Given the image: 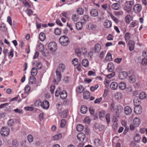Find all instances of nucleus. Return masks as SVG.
<instances>
[{
  "mask_svg": "<svg viewBox=\"0 0 147 147\" xmlns=\"http://www.w3.org/2000/svg\"><path fill=\"white\" fill-rule=\"evenodd\" d=\"M59 43L63 46H67L70 42L69 38L66 36H62L59 39Z\"/></svg>",
  "mask_w": 147,
  "mask_h": 147,
  "instance_id": "1",
  "label": "nucleus"
},
{
  "mask_svg": "<svg viewBox=\"0 0 147 147\" xmlns=\"http://www.w3.org/2000/svg\"><path fill=\"white\" fill-rule=\"evenodd\" d=\"M134 3L133 1H126L125 3L124 9L128 13H130L131 12L132 7Z\"/></svg>",
  "mask_w": 147,
  "mask_h": 147,
  "instance_id": "2",
  "label": "nucleus"
},
{
  "mask_svg": "<svg viewBox=\"0 0 147 147\" xmlns=\"http://www.w3.org/2000/svg\"><path fill=\"white\" fill-rule=\"evenodd\" d=\"M10 129L7 127H3L1 129L0 133L3 136H7L9 133Z\"/></svg>",
  "mask_w": 147,
  "mask_h": 147,
  "instance_id": "3",
  "label": "nucleus"
},
{
  "mask_svg": "<svg viewBox=\"0 0 147 147\" xmlns=\"http://www.w3.org/2000/svg\"><path fill=\"white\" fill-rule=\"evenodd\" d=\"M48 49L51 51L54 52L57 49V45L54 42H50L48 46Z\"/></svg>",
  "mask_w": 147,
  "mask_h": 147,
  "instance_id": "4",
  "label": "nucleus"
},
{
  "mask_svg": "<svg viewBox=\"0 0 147 147\" xmlns=\"http://www.w3.org/2000/svg\"><path fill=\"white\" fill-rule=\"evenodd\" d=\"M142 9V5L140 4H137L134 6L133 11L135 13H138L141 11Z\"/></svg>",
  "mask_w": 147,
  "mask_h": 147,
  "instance_id": "5",
  "label": "nucleus"
},
{
  "mask_svg": "<svg viewBox=\"0 0 147 147\" xmlns=\"http://www.w3.org/2000/svg\"><path fill=\"white\" fill-rule=\"evenodd\" d=\"M40 105L42 107L45 109H48L49 107V102L46 100H45L42 102H41Z\"/></svg>",
  "mask_w": 147,
  "mask_h": 147,
  "instance_id": "6",
  "label": "nucleus"
},
{
  "mask_svg": "<svg viewBox=\"0 0 147 147\" xmlns=\"http://www.w3.org/2000/svg\"><path fill=\"white\" fill-rule=\"evenodd\" d=\"M142 111V108L140 105L136 106L134 109V112L136 114H140Z\"/></svg>",
  "mask_w": 147,
  "mask_h": 147,
  "instance_id": "7",
  "label": "nucleus"
},
{
  "mask_svg": "<svg viewBox=\"0 0 147 147\" xmlns=\"http://www.w3.org/2000/svg\"><path fill=\"white\" fill-rule=\"evenodd\" d=\"M135 42L132 40H129L128 42L129 49L130 51H132L134 49Z\"/></svg>",
  "mask_w": 147,
  "mask_h": 147,
  "instance_id": "8",
  "label": "nucleus"
},
{
  "mask_svg": "<svg viewBox=\"0 0 147 147\" xmlns=\"http://www.w3.org/2000/svg\"><path fill=\"white\" fill-rule=\"evenodd\" d=\"M77 138L80 141L82 142L85 138V136L84 134L82 133H80L77 135Z\"/></svg>",
  "mask_w": 147,
  "mask_h": 147,
  "instance_id": "9",
  "label": "nucleus"
},
{
  "mask_svg": "<svg viewBox=\"0 0 147 147\" xmlns=\"http://www.w3.org/2000/svg\"><path fill=\"white\" fill-rule=\"evenodd\" d=\"M125 113L127 115H129L131 113L132 110L128 106L125 107L124 109Z\"/></svg>",
  "mask_w": 147,
  "mask_h": 147,
  "instance_id": "10",
  "label": "nucleus"
},
{
  "mask_svg": "<svg viewBox=\"0 0 147 147\" xmlns=\"http://www.w3.org/2000/svg\"><path fill=\"white\" fill-rule=\"evenodd\" d=\"M90 14L92 17H96L98 15V11L97 9H93L91 10L90 12Z\"/></svg>",
  "mask_w": 147,
  "mask_h": 147,
  "instance_id": "11",
  "label": "nucleus"
},
{
  "mask_svg": "<svg viewBox=\"0 0 147 147\" xmlns=\"http://www.w3.org/2000/svg\"><path fill=\"white\" fill-rule=\"evenodd\" d=\"M116 113L117 115H119L123 111V108L121 106L118 105L116 106Z\"/></svg>",
  "mask_w": 147,
  "mask_h": 147,
  "instance_id": "12",
  "label": "nucleus"
},
{
  "mask_svg": "<svg viewBox=\"0 0 147 147\" xmlns=\"http://www.w3.org/2000/svg\"><path fill=\"white\" fill-rule=\"evenodd\" d=\"M141 99L139 97H135L134 100V102L135 106L140 105L141 102Z\"/></svg>",
  "mask_w": 147,
  "mask_h": 147,
  "instance_id": "13",
  "label": "nucleus"
},
{
  "mask_svg": "<svg viewBox=\"0 0 147 147\" xmlns=\"http://www.w3.org/2000/svg\"><path fill=\"white\" fill-rule=\"evenodd\" d=\"M119 76L122 79L126 78L128 76L127 73L125 71H122L119 73Z\"/></svg>",
  "mask_w": 147,
  "mask_h": 147,
  "instance_id": "14",
  "label": "nucleus"
},
{
  "mask_svg": "<svg viewBox=\"0 0 147 147\" xmlns=\"http://www.w3.org/2000/svg\"><path fill=\"white\" fill-rule=\"evenodd\" d=\"M111 8L115 10H118L121 8L120 5L117 3H114L111 5Z\"/></svg>",
  "mask_w": 147,
  "mask_h": 147,
  "instance_id": "15",
  "label": "nucleus"
},
{
  "mask_svg": "<svg viewBox=\"0 0 147 147\" xmlns=\"http://www.w3.org/2000/svg\"><path fill=\"white\" fill-rule=\"evenodd\" d=\"M133 123L135 126L138 127L141 123L140 120L138 118H135L133 120Z\"/></svg>",
  "mask_w": 147,
  "mask_h": 147,
  "instance_id": "16",
  "label": "nucleus"
},
{
  "mask_svg": "<svg viewBox=\"0 0 147 147\" xmlns=\"http://www.w3.org/2000/svg\"><path fill=\"white\" fill-rule=\"evenodd\" d=\"M129 81L131 83L133 84L135 83L136 81L135 76L134 75H131L129 76Z\"/></svg>",
  "mask_w": 147,
  "mask_h": 147,
  "instance_id": "17",
  "label": "nucleus"
},
{
  "mask_svg": "<svg viewBox=\"0 0 147 147\" xmlns=\"http://www.w3.org/2000/svg\"><path fill=\"white\" fill-rule=\"evenodd\" d=\"M112 25L111 22L109 20H106L104 23V26L106 28H110Z\"/></svg>",
  "mask_w": 147,
  "mask_h": 147,
  "instance_id": "18",
  "label": "nucleus"
},
{
  "mask_svg": "<svg viewBox=\"0 0 147 147\" xmlns=\"http://www.w3.org/2000/svg\"><path fill=\"white\" fill-rule=\"evenodd\" d=\"M29 83L30 84H34L36 82V79L34 76L32 77L30 76L29 77Z\"/></svg>",
  "mask_w": 147,
  "mask_h": 147,
  "instance_id": "19",
  "label": "nucleus"
},
{
  "mask_svg": "<svg viewBox=\"0 0 147 147\" xmlns=\"http://www.w3.org/2000/svg\"><path fill=\"white\" fill-rule=\"evenodd\" d=\"M114 64L112 63H108L107 65V68L110 72H112L114 69Z\"/></svg>",
  "mask_w": 147,
  "mask_h": 147,
  "instance_id": "20",
  "label": "nucleus"
},
{
  "mask_svg": "<svg viewBox=\"0 0 147 147\" xmlns=\"http://www.w3.org/2000/svg\"><path fill=\"white\" fill-rule=\"evenodd\" d=\"M67 96V94L66 91L65 90H64L61 92L60 93V98L62 99H65Z\"/></svg>",
  "mask_w": 147,
  "mask_h": 147,
  "instance_id": "21",
  "label": "nucleus"
},
{
  "mask_svg": "<svg viewBox=\"0 0 147 147\" xmlns=\"http://www.w3.org/2000/svg\"><path fill=\"white\" fill-rule=\"evenodd\" d=\"M56 73L57 81H60L62 77L61 74L60 72L59 71L58 69H57L56 71Z\"/></svg>",
  "mask_w": 147,
  "mask_h": 147,
  "instance_id": "22",
  "label": "nucleus"
},
{
  "mask_svg": "<svg viewBox=\"0 0 147 147\" xmlns=\"http://www.w3.org/2000/svg\"><path fill=\"white\" fill-rule=\"evenodd\" d=\"M80 111L81 113L84 114L86 113L88 111L87 107L85 105H82L81 107Z\"/></svg>",
  "mask_w": 147,
  "mask_h": 147,
  "instance_id": "23",
  "label": "nucleus"
},
{
  "mask_svg": "<svg viewBox=\"0 0 147 147\" xmlns=\"http://www.w3.org/2000/svg\"><path fill=\"white\" fill-rule=\"evenodd\" d=\"M101 49V46L100 44H97L95 45L94 47V53L98 52Z\"/></svg>",
  "mask_w": 147,
  "mask_h": 147,
  "instance_id": "24",
  "label": "nucleus"
},
{
  "mask_svg": "<svg viewBox=\"0 0 147 147\" xmlns=\"http://www.w3.org/2000/svg\"><path fill=\"white\" fill-rule=\"evenodd\" d=\"M118 86V84L116 82H112L110 84V87L113 90H115Z\"/></svg>",
  "mask_w": 147,
  "mask_h": 147,
  "instance_id": "25",
  "label": "nucleus"
},
{
  "mask_svg": "<svg viewBox=\"0 0 147 147\" xmlns=\"http://www.w3.org/2000/svg\"><path fill=\"white\" fill-rule=\"evenodd\" d=\"M126 84L125 82H121L119 84V88L121 90H124L126 88Z\"/></svg>",
  "mask_w": 147,
  "mask_h": 147,
  "instance_id": "26",
  "label": "nucleus"
},
{
  "mask_svg": "<svg viewBox=\"0 0 147 147\" xmlns=\"http://www.w3.org/2000/svg\"><path fill=\"white\" fill-rule=\"evenodd\" d=\"M90 95V93L88 91H85L83 92V97L85 99H88Z\"/></svg>",
  "mask_w": 147,
  "mask_h": 147,
  "instance_id": "27",
  "label": "nucleus"
},
{
  "mask_svg": "<svg viewBox=\"0 0 147 147\" xmlns=\"http://www.w3.org/2000/svg\"><path fill=\"white\" fill-rule=\"evenodd\" d=\"M82 66L84 67H87L89 65V61L87 59H84L82 61Z\"/></svg>",
  "mask_w": 147,
  "mask_h": 147,
  "instance_id": "28",
  "label": "nucleus"
},
{
  "mask_svg": "<svg viewBox=\"0 0 147 147\" xmlns=\"http://www.w3.org/2000/svg\"><path fill=\"white\" fill-rule=\"evenodd\" d=\"M76 26L77 29L80 30L81 29L82 27V23L81 22H77L76 24Z\"/></svg>",
  "mask_w": 147,
  "mask_h": 147,
  "instance_id": "29",
  "label": "nucleus"
},
{
  "mask_svg": "<svg viewBox=\"0 0 147 147\" xmlns=\"http://www.w3.org/2000/svg\"><path fill=\"white\" fill-rule=\"evenodd\" d=\"M31 74L33 76H36L37 73V69L36 67L33 68L31 70Z\"/></svg>",
  "mask_w": 147,
  "mask_h": 147,
  "instance_id": "30",
  "label": "nucleus"
},
{
  "mask_svg": "<svg viewBox=\"0 0 147 147\" xmlns=\"http://www.w3.org/2000/svg\"><path fill=\"white\" fill-rule=\"evenodd\" d=\"M58 69H59L60 72H63L64 70L65 69V65L62 63L59 64Z\"/></svg>",
  "mask_w": 147,
  "mask_h": 147,
  "instance_id": "31",
  "label": "nucleus"
},
{
  "mask_svg": "<svg viewBox=\"0 0 147 147\" xmlns=\"http://www.w3.org/2000/svg\"><path fill=\"white\" fill-rule=\"evenodd\" d=\"M141 139V137L140 135L138 134H136L134 137V139L135 142H138Z\"/></svg>",
  "mask_w": 147,
  "mask_h": 147,
  "instance_id": "32",
  "label": "nucleus"
},
{
  "mask_svg": "<svg viewBox=\"0 0 147 147\" xmlns=\"http://www.w3.org/2000/svg\"><path fill=\"white\" fill-rule=\"evenodd\" d=\"M62 136L61 133H59L53 136V139L55 140H57L60 139Z\"/></svg>",
  "mask_w": 147,
  "mask_h": 147,
  "instance_id": "33",
  "label": "nucleus"
},
{
  "mask_svg": "<svg viewBox=\"0 0 147 147\" xmlns=\"http://www.w3.org/2000/svg\"><path fill=\"white\" fill-rule=\"evenodd\" d=\"M0 29L1 30L4 32L7 31V30L5 24L3 23H2L0 25Z\"/></svg>",
  "mask_w": 147,
  "mask_h": 147,
  "instance_id": "34",
  "label": "nucleus"
},
{
  "mask_svg": "<svg viewBox=\"0 0 147 147\" xmlns=\"http://www.w3.org/2000/svg\"><path fill=\"white\" fill-rule=\"evenodd\" d=\"M112 19L116 23H118L119 21L117 18L114 16L110 12L109 13Z\"/></svg>",
  "mask_w": 147,
  "mask_h": 147,
  "instance_id": "35",
  "label": "nucleus"
},
{
  "mask_svg": "<svg viewBox=\"0 0 147 147\" xmlns=\"http://www.w3.org/2000/svg\"><path fill=\"white\" fill-rule=\"evenodd\" d=\"M77 13L79 15H83L84 12V10L81 7L78 8L76 11Z\"/></svg>",
  "mask_w": 147,
  "mask_h": 147,
  "instance_id": "36",
  "label": "nucleus"
},
{
  "mask_svg": "<svg viewBox=\"0 0 147 147\" xmlns=\"http://www.w3.org/2000/svg\"><path fill=\"white\" fill-rule=\"evenodd\" d=\"M130 35L131 34L129 32H127L125 34L124 38L126 42L130 38Z\"/></svg>",
  "mask_w": 147,
  "mask_h": 147,
  "instance_id": "37",
  "label": "nucleus"
},
{
  "mask_svg": "<svg viewBox=\"0 0 147 147\" xmlns=\"http://www.w3.org/2000/svg\"><path fill=\"white\" fill-rule=\"evenodd\" d=\"M90 17L87 15H85L83 16V18L82 20V21H83L84 22H88L89 20Z\"/></svg>",
  "mask_w": 147,
  "mask_h": 147,
  "instance_id": "38",
  "label": "nucleus"
},
{
  "mask_svg": "<svg viewBox=\"0 0 147 147\" xmlns=\"http://www.w3.org/2000/svg\"><path fill=\"white\" fill-rule=\"evenodd\" d=\"M40 40L41 41H43L45 39V35L43 33H41L39 35Z\"/></svg>",
  "mask_w": 147,
  "mask_h": 147,
  "instance_id": "39",
  "label": "nucleus"
},
{
  "mask_svg": "<svg viewBox=\"0 0 147 147\" xmlns=\"http://www.w3.org/2000/svg\"><path fill=\"white\" fill-rule=\"evenodd\" d=\"M146 97V95L144 92H141L140 94L139 97L142 100H143Z\"/></svg>",
  "mask_w": 147,
  "mask_h": 147,
  "instance_id": "40",
  "label": "nucleus"
},
{
  "mask_svg": "<svg viewBox=\"0 0 147 147\" xmlns=\"http://www.w3.org/2000/svg\"><path fill=\"white\" fill-rule=\"evenodd\" d=\"M84 129V127L80 124H78L76 127V129L78 131H82Z\"/></svg>",
  "mask_w": 147,
  "mask_h": 147,
  "instance_id": "41",
  "label": "nucleus"
},
{
  "mask_svg": "<svg viewBox=\"0 0 147 147\" xmlns=\"http://www.w3.org/2000/svg\"><path fill=\"white\" fill-rule=\"evenodd\" d=\"M75 53L78 56L80 57L82 53L81 50L79 48L76 49H75Z\"/></svg>",
  "mask_w": 147,
  "mask_h": 147,
  "instance_id": "42",
  "label": "nucleus"
},
{
  "mask_svg": "<svg viewBox=\"0 0 147 147\" xmlns=\"http://www.w3.org/2000/svg\"><path fill=\"white\" fill-rule=\"evenodd\" d=\"M14 124V121L13 119H10L7 122V124L8 126H11Z\"/></svg>",
  "mask_w": 147,
  "mask_h": 147,
  "instance_id": "43",
  "label": "nucleus"
},
{
  "mask_svg": "<svg viewBox=\"0 0 147 147\" xmlns=\"http://www.w3.org/2000/svg\"><path fill=\"white\" fill-rule=\"evenodd\" d=\"M78 15L76 14L73 15L71 17L72 20L74 22L77 21L78 19Z\"/></svg>",
  "mask_w": 147,
  "mask_h": 147,
  "instance_id": "44",
  "label": "nucleus"
},
{
  "mask_svg": "<svg viewBox=\"0 0 147 147\" xmlns=\"http://www.w3.org/2000/svg\"><path fill=\"white\" fill-rule=\"evenodd\" d=\"M121 93L117 92L115 94V97L116 98L120 99L121 98Z\"/></svg>",
  "mask_w": 147,
  "mask_h": 147,
  "instance_id": "45",
  "label": "nucleus"
},
{
  "mask_svg": "<svg viewBox=\"0 0 147 147\" xmlns=\"http://www.w3.org/2000/svg\"><path fill=\"white\" fill-rule=\"evenodd\" d=\"M66 123V120L65 119H63L61 120L60 123V127H65Z\"/></svg>",
  "mask_w": 147,
  "mask_h": 147,
  "instance_id": "46",
  "label": "nucleus"
},
{
  "mask_svg": "<svg viewBox=\"0 0 147 147\" xmlns=\"http://www.w3.org/2000/svg\"><path fill=\"white\" fill-rule=\"evenodd\" d=\"M106 59H107V60H109V61L112 60V55L110 53H107L106 56Z\"/></svg>",
  "mask_w": 147,
  "mask_h": 147,
  "instance_id": "47",
  "label": "nucleus"
},
{
  "mask_svg": "<svg viewBox=\"0 0 147 147\" xmlns=\"http://www.w3.org/2000/svg\"><path fill=\"white\" fill-rule=\"evenodd\" d=\"M27 139L28 142H32L33 141V138L31 135H29L27 137Z\"/></svg>",
  "mask_w": 147,
  "mask_h": 147,
  "instance_id": "48",
  "label": "nucleus"
},
{
  "mask_svg": "<svg viewBox=\"0 0 147 147\" xmlns=\"http://www.w3.org/2000/svg\"><path fill=\"white\" fill-rule=\"evenodd\" d=\"M106 121L108 124H109L110 122V114L109 113H107L105 116Z\"/></svg>",
  "mask_w": 147,
  "mask_h": 147,
  "instance_id": "49",
  "label": "nucleus"
},
{
  "mask_svg": "<svg viewBox=\"0 0 147 147\" xmlns=\"http://www.w3.org/2000/svg\"><path fill=\"white\" fill-rule=\"evenodd\" d=\"M142 64L143 66H146L147 64V58L144 57L142 59Z\"/></svg>",
  "mask_w": 147,
  "mask_h": 147,
  "instance_id": "50",
  "label": "nucleus"
},
{
  "mask_svg": "<svg viewBox=\"0 0 147 147\" xmlns=\"http://www.w3.org/2000/svg\"><path fill=\"white\" fill-rule=\"evenodd\" d=\"M61 32V30L59 28H57L55 30L54 33L56 35H60Z\"/></svg>",
  "mask_w": 147,
  "mask_h": 147,
  "instance_id": "51",
  "label": "nucleus"
},
{
  "mask_svg": "<svg viewBox=\"0 0 147 147\" xmlns=\"http://www.w3.org/2000/svg\"><path fill=\"white\" fill-rule=\"evenodd\" d=\"M84 90V88L82 87V85L78 86V89H77V91L78 92L81 93H82Z\"/></svg>",
  "mask_w": 147,
  "mask_h": 147,
  "instance_id": "52",
  "label": "nucleus"
},
{
  "mask_svg": "<svg viewBox=\"0 0 147 147\" xmlns=\"http://www.w3.org/2000/svg\"><path fill=\"white\" fill-rule=\"evenodd\" d=\"M131 17L130 15L128 14L125 17V22L129 24L130 22V18Z\"/></svg>",
  "mask_w": 147,
  "mask_h": 147,
  "instance_id": "53",
  "label": "nucleus"
},
{
  "mask_svg": "<svg viewBox=\"0 0 147 147\" xmlns=\"http://www.w3.org/2000/svg\"><path fill=\"white\" fill-rule=\"evenodd\" d=\"M8 56L9 57L12 58L13 56V50L11 49L10 52L8 53Z\"/></svg>",
  "mask_w": 147,
  "mask_h": 147,
  "instance_id": "54",
  "label": "nucleus"
},
{
  "mask_svg": "<svg viewBox=\"0 0 147 147\" xmlns=\"http://www.w3.org/2000/svg\"><path fill=\"white\" fill-rule=\"evenodd\" d=\"M72 63L74 66L77 65L78 63V60L77 59L74 58L72 61Z\"/></svg>",
  "mask_w": 147,
  "mask_h": 147,
  "instance_id": "55",
  "label": "nucleus"
},
{
  "mask_svg": "<svg viewBox=\"0 0 147 147\" xmlns=\"http://www.w3.org/2000/svg\"><path fill=\"white\" fill-rule=\"evenodd\" d=\"M23 3L24 6L28 8H30L31 6L29 3L26 0H24L23 1Z\"/></svg>",
  "mask_w": 147,
  "mask_h": 147,
  "instance_id": "56",
  "label": "nucleus"
},
{
  "mask_svg": "<svg viewBox=\"0 0 147 147\" xmlns=\"http://www.w3.org/2000/svg\"><path fill=\"white\" fill-rule=\"evenodd\" d=\"M44 49V46L43 44L40 43L39 45V50L41 52H42Z\"/></svg>",
  "mask_w": 147,
  "mask_h": 147,
  "instance_id": "57",
  "label": "nucleus"
},
{
  "mask_svg": "<svg viewBox=\"0 0 147 147\" xmlns=\"http://www.w3.org/2000/svg\"><path fill=\"white\" fill-rule=\"evenodd\" d=\"M30 89V86L28 85H27L25 88V93H28Z\"/></svg>",
  "mask_w": 147,
  "mask_h": 147,
  "instance_id": "58",
  "label": "nucleus"
},
{
  "mask_svg": "<svg viewBox=\"0 0 147 147\" xmlns=\"http://www.w3.org/2000/svg\"><path fill=\"white\" fill-rule=\"evenodd\" d=\"M98 87V85L96 84L94 86H91L90 88V90L92 91L93 92L96 90Z\"/></svg>",
  "mask_w": 147,
  "mask_h": 147,
  "instance_id": "59",
  "label": "nucleus"
},
{
  "mask_svg": "<svg viewBox=\"0 0 147 147\" xmlns=\"http://www.w3.org/2000/svg\"><path fill=\"white\" fill-rule=\"evenodd\" d=\"M55 88V85H51L50 87V91L51 94H53L54 92V89Z\"/></svg>",
  "mask_w": 147,
  "mask_h": 147,
  "instance_id": "60",
  "label": "nucleus"
},
{
  "mask_svg": "<svg viewBox=\"0 0 147 147\" xmlns=\"http://www.w3.org/2000/svg\"><path fill=\"white\" fill-rule=\"evenodd\" d=\"M88 28L89 29L94 30L96 28V26L90 23L88 25Z\"/></svg>",
  "mask_w": 147,
  "mask_h": 147,
  "instance_id": "61",
  "label": "nucleus"
},
{
  "mask_svg": "<svg viewBox=\"0 0 147 147\" xmlns=\"http://www.w3.org/2000/svg\"><path fill=\"white\" fill-rule=\"evenodd\" d=\"M105 112L104 111H100L99 114V116L100 118L102 117L105 114Z\"/></svg>",
  "mask_w": 147,
  "mask_h": 147,
  "instance_id": "62",
  "label": "nucleus"
},
{
  "mask_svg": "<svg viewBox=\"0 0 147 147\" xmlns=\"http://www.w3.org/2000/svg\"><path fill=\"white\" fill-rule=\"evenodd\" d=\"M114 14L116 16L121 15L123 14V12L122 11H115Z\"/></svg>",
  "mask_w": 147,
  "mask_h": 147,
  "instance_id": "63",
  "label": "nucleus"
},
{
  "mask_svg": "<svg viewBox=\"0 0 147 147\" xmlns=\"http://www.w3.org/2000/svg\"><path fill=\"white\" fill-rule=\"evenodd\" d=\"M115 74V73L114 72H112L111 74H109L107 75V77L109 79H110L112 77H114Z\"/></svg>",
  "mask_w": 147,
  "mask_h": 147,
  "instance_id": "64",
  "label": "nucleus"
}]
</instances>
